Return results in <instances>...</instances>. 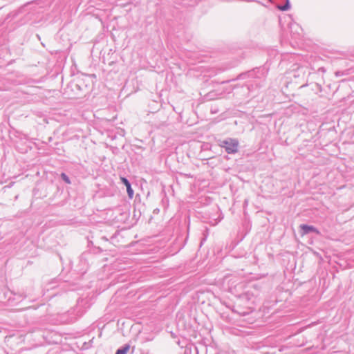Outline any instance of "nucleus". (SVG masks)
I'll return each mask as SVG.
<instances>
[{
  "label": "nucleus",
  "mask_w": 354,
  "mask_h": 354,
  "mask_svg": "<svg viewBox=\"0 0 354 354\" xmlns=\"http://www.w3.org/2000/svg\"><path fill=\"white\" fill-rule=\"evenodd\" d=\"M221 147L225 148L228 153H235L239 149V142L235 139H228L221 142Z\"/></svg>",
  "instance_id": "1"
},
{
  "label": "nucleus",
  "mask_w": 354,
  "mask_h": 354,
  "mask_svg": "<svg viewBox=\"0 0 354 354\" xmlns=\"http://www.w3.org/2000/svg\"><path fill=\"white\" fill-rule=\"evenodd\" d=\"M300 228L301 230H302V233H301V235L302 236H304L306 235V234L309 233V232H315L317 233V234H319V232L318 230H317L315 227H314L313 226H310V225H300Z\"/></svg>",
  "instance_id": "2"
},
{
  "label": "nucleus",
  "mask_w": 354,
  "mask_h": 354,
  "mask_svg": "<svg viewBox=\"0 0 354 354\" xmlns=\"http://www.w3.org/2000/svg\"><path fill=\"white\" fill-rule=\"evenodd\" d=\"M121 181L127 187L128 196L130 198L133 197V190L131 189V185L128 180L124 177L120 178Z\"/></svg>",
  "instance_id": "3"
},
{
  "label": "nucleus",
  "mask_w": 354,
  "mask_h": 354,
  "mask_svg": "<svg viewBox=\"0 0 354 354\" xmlns=\"http://www.w3.org/2000/svg\"><path fill=\"white\" fill-rule=\"evenodd\" d=\"M130 346L129 345H126L121 349H118L116 352V354H127L129 351Z\"/></svg>",
  "instance_id": "4"
},
{
  "label": "nucleus",
  "mask_w": 354,
  "mask_h": 354,
  "mask_svg": "<svg viewBox=\"0 0 354 354\" xmlns=\"http://www.w3.org/2000/svg\"><path fill=\"white\" fill-rule=\"evenodd\" d=\"M61 176L62 178V179L68 184H70L71 183V181L68 178V177L65 174H61Z\"/></svg>",
  "instance_id": "5"
},
{
  "label": "nucleus",
  "mask_w": 354,
  "mask_h": 354,
  "mask_svg": "<svg viewBox=\"0 0 354 354\" xmlns=\"http://www.w3.org/2000/svg\"><path fill=\"white\" fill-rule=\"evenodd\" d=\"M286 9V6H284L283 8H281V10H284Z\"/></svg>",
  "instance_id": "6"
}]
</instances>
